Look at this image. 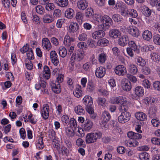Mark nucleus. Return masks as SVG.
Wrapping results in <instances>:
<instances>
[{
	"instance_id": "1",
	"label": "nucleus",
	"mask_w": 160,
	"mask_h": 160,
	"mask_svg": "<svg viewBox=\"0 0 160 160\" xmlns=\"http://www.w3.org/2000/svg\"><path fill=\"white\" fill-rule=\"evenodd\" d=\"M128 137L132 139V140L129 141L127 142V146L130 147H134L138 145V142L134 139H139L142 138V135L138 133H137L131 131L127 133Z\"/></svg>"
},
{
	"instance_id": "2",
	"label": "nucleus",
	"mask_w": 160,
	"mask_h": 160,
	"mask_svg": "<svg viewBox=\"0 0 160 160\" xmlns=\"http://www.w3.org/2000/svg\"><path fill=\"white\" fill-rule=\"evenodd\" d=\"M102 136V133L99 131L88 133L86 136V142L88 144L94 143L97 141L98 139H100Z\"/></svg>"
},
{
	"instance_id": "3",
	"label": "nucleus",
	"mask_w": 160,
	"mask_h": 160,
	"mask_svg": "<svg viewBox=\"0 0 160 160\" xmlns=\"http://www.w3.org/2000/svg\"><path fill=\"white\" fill-rule=\"evenodd\" d=\"M131 116V114L129 112H122L121 114L118 116V121L119 123L124 124L129 121Z\"/></svg>"
},
{
	"instance_id": "4",
	"label": "nucleus",
	"mask_w": 160,
	"mask_h": 160,
	"mask_svg": "<svg viewBox=\"0 0 160 160\" xmlns=\"http://www.w3.org/2000/svg\"><path fill=\"white\" fill-rule=\"evenodd\" d=\"M101 20L103 22V23L101 25L102 27H108L107 28H108L113 23L112 19L107 15H104L103 16L101 19Z\"/></svg>"
},
{
	"instance_id": "5",
	"label": "nucleus",
	"mask_w": 160,
	"mask_h": 160,
	"mask_svg": "<svg viewBox=\"0 0 160 160\" xmlns=\"http://www.w3.org/2000/svg\"><path fill=\"white\" fill-rule=\"evenodd\" d=\"M102 30L96 31L92 34V37L95 39H98L103 37L105 35L104 31L106 30V28L102 27Z\"/></svg>"
},
{
	"instance_id": "6",
	"label": "nucleus",
	"mask_w": 160,
	"mask_h": 160,
	"mask_svg": "<svg viewBox=\"0 0 160 160\" xmlns=\"http://www.w3.org/2000/svg\"><path fill=\"white\" fill-rule=\"evenodd\" d=\"M115 73L119 76H124L126 74V68L123 65H119L114 69Z\"/></svg>"
},
{
	"instance_id": "7",
	"label": "nucleus",
	"mask_w": 160,
	"mask_h": 160,
	"mask_svg": "<svg viewBox=\"0 0 160 160\" xmlns=\"http://www.w3.org/2000/svg\"><path fill=\"white\" fill-rule=\"evenodd\" d=\"M128 32L132 36L137 38L139 35L138 29L136 27H129L128 28Z\"/></svg>"
},
{
	"instance_id": "8",
	"label": "nucleus",
	"mask_w": 160,
	"mask_h": 160,
	"mask_svg": "<svg viewBox=\"0 0 160 160\" xmlns=\"http://www.w3.org/2000/svg\"><path fill=\"white\" fill-rule=\"evenodd\" d=\"M49 108L47 104L43 105L42 109L41 110V114L43 118L45 119H47L49 117Z\"/></svg>"
},
{
	"instance_id": "9",
	"label": "nucleus",
	"mask_w": 160,
	"mask_h": 160,
	"mask_svg": "<svg viewBox=\"0 0 160 160\" xmlns=\"http://www.w3.org/2000/svg\"><path fill=\"white\" fill-rule=\"evenodd\" d=\"M77 6L78 8L80 10H85L88 6V2L86 0H79L77 2Z\"/></svg>"
},
{
	"instance_id": "10",
	"label": "nucleus",
	"mask_w": 160,
	"mask_h": 160,
	"mask_svg": "<svg viewBox=\"0 0 160 160\" xmlns=\"http://www.w3.org/2000/svg\"><path fill=\"white\" fill-rule=\"evenodd\" d=\"M106 73V69L105 68L102 67H100L98 68L95 71V75L98 78H102L103 77Z\"/></svg>"
},
{
	"instance_id": "11",
	"label": "nucleus",
	"mask_w": 160,
	"mask_h": 160,
	"mask_svg": "<svg viewBox=\"0 0 160 160\" xmlns=\"http://www.w3.org/2000/svg\"><path fill=\"white\" fill-rule=\"evenodd\" d=\"M42 46L43 48L48 51L52 48V46L49 40L46 38H44L42 40Z\"/></svg>"
},
{
	"instance_id": "12",
	"label": "nucleus",
	"mask_w": 160,
	"mask_h": 160,
	"mask_svg": "<svg viewBox=\"0 0 160 160\" xmlns=\"http://www.w3.org/2000/svg\"><path fill=\"white\" fill-rule=\"evenodd\" d=\"M50 56L53 63L55 65H58L59 64V61L58 58V55L56 52L54 51H52L50 52Z\"/></svg>"
},
{
	"instance_id": "13",
	"label": "nucleus",
	"mask_w": 160,
	"mask_h": 160,
	"mask_svg": "<svg viewBox=\"0 0 160 160\" xmlns=\"http://www.w3.org/2000/svg\"><path fill=\"white\" fill-rule=\"evenodd\" d=\"M129 38L127 35H123L118 40V43L121 46H124L129 43Z\"/></svg>"
},
{
	"instance_id": "14",
	"label": "nucleus",
	"mask_w": 160,
	"mask_h": 160,
	"mask_svg": "<svg viewBox=\"0 0 160 160\" xmlns=\"http://www.w3.org/2000/svg\"><path fill=\"white\" fill-rule=\"evenodd\" d=\"M93 125L92 121L89 119H86L82 125V127L84 131H88L92 128Z\"/></svg>"
},
{
	"instance_id": "15",
	"label": "nucleus",
	"mask_w": 160,
	"mask_h": 160,
	"mask_svg": "<svg viewBox=\"0 0 160 160\" xmlns=\"http://www.w3.org/2000/svg\"><path fill=\"white\" fill-rule=\"evenodd\" d=\"M52 91L55 93H59L61 92L60 84L58 82H52L50 84Z\"/></svg>"
},
{
	"instance_id": "16",
	"label": "nucleus",
	"mask_w": 160,
	"mask_h": 160,
	"mask_svg": "<svg viewBox=\"0 0 160 160\" xmlns=\"http://www.w3.org/2000/svg\"><path fill=\"white\" fill-rule=\"evenodd\" d=\"M109 35L111 38H117L120 36L121 33L119 30L113 29L109 31Z\"/></svg>"
},
{
	"instance_id": "17",
	"label": "nucleus",
	"mask_w": 160,
	"mask_h": 160,
	"mask_svg": "<svg viewBox=\"0 0 160 160\" xmlns=\"http://www.w3.org/2000/svg\"><path fill=\"white\" fill-rule=\"evenodd\" d=\"M114 102L115 104L120 103L122 105L127 103V100L124 97L120 96L115 97L114 99Z\"/></svg>"
},
{
	"instance_id": "18",
	"label": "nucleus",
	"mask_w": 160,
	"mask_h": 160,
	"mask_svg": "<svg viewBox=\"0 0 160 160\" xmlns=\"http://www.w3.org/2000/svg\"><path fill=\"white\" fill-rule=\"evenodd\" d=\"M83 102L87 106H91L93 103L92 98L89 96H86L83 98Z\"/></svg>"
},
{
	"instance_id": "19",
	"label": "nucleus",
	"mask_w": 160,
	"mask_h": 160,
	"mask_svg": "<svg viewBox=\"0 0 160 160\" xmlns=\"http://www.w3.org/2000/svg\"><path fill=\"white\" fill-rule=\"evenodd\" d=\"M142 36L144 40L148 41L152 38V34L150 31L146 30L143 32Z\"/></svg>"
},
{
	"instance_id": "20",
	"label": "nucleus",
	"mask_w": 160,
	"mask_h": 160,
	"mask_svg": "<svg viewBox=\"0 0 160 160\" xmlns=\"http://www.w3.org/2000/svg\"><path fill=\"white\" fill-rule=\"evenodd\" d=\"M157 108L155 106H153L149 108L148 113L149 117L151 118L155 117L156 115Z\"/></svg>"
},
{
	"instance_id": "21",
	"label": "nucleus",
	"mask_w": 160,
	"mask_h": 160,
	"mask_svg": "<svg viewBox=\"0 0 160 160\" xmlns=\"http://www.w3.org/2000/svg\"><path fill=\"white\" fill-rule=\"evenodd\" d=\"M50 76V70L49 68L45 66L43 68V72L42 77L46 79H49Z\"/></svg>"
},
{
	"instance_id": "22",
	"label": "nucleus",
	"mask_w": 160,
	"mask_h": 160,
	"mask_svg": "<svg viewBox=\"0 0 160 160\" xmlns=\"http://www.w3.org/2000/svg\"><path fill=\"white\" fill-rule=\"evenodd\" d=\"M134 92L136 96L139 97H141L143 95L144 91L142 87L138 86L135 88Z\"/></svg>"
},
{
	"instance_id": "23",
	"label": "nucleus",
	"mask_w": 160,
	"mask_h": 160,
	"mask_svg": "<svg viewBox=\"0 0 160 160\" xmlns=\"http://www.w3.org/2000/svg\"><path fill=\"white\" fill-rule=\"evenodd\" d=\"M135 116L137 119L141 121H144L147 118L146 114L142 112L136 113Z\"/></svg>"
},
{
	"instance_id": "24",
	"label": "nucleus",
	"mask_w": 160,
	"mask_h": 160,
	"mask_svg": "<svg viewBox=\"0 0 160 160\" xmlns=\"http://www.w3.org/2000/svg\"><path fill=\"white\" fill-rule=\"evenodd\" d=\"M74 12L71 8L67 9L65 12V16L68 18H72L73 17Z\"/></svg>"
},
{
	"instance_id": "25",
	"label": "nucleus",
	"mask_w": 160,
	"mask_h": 160,
	"mask_svg": "<svg viewBox=\"0 0 160 160\" xmlns=\"http://www.w3.org/2000/svg\"><path fill=\"white\" fill-rule=\"evenodd\" d=\"M74 41V39L73 38H71L69 36H66L64 38L63 43L65 46H69Z\"/></svg>"
},
{
	"instance_id": "26",
	"label": "nucleus",
	"mask_w": 160,
	"mask_h": 160,
	"mask_svg": "<svg viewBox=\"0 0 160 160\" xmlns=\"http://www.w3.org/2000/svg\"><path fill=\"white\" fill-rule=\"evenodd\" d=\"M77 59L80 61L82 59L84 55V52L82 50H78L74 53Z\"/></svg>"
},
{
	"instance_id": "27",
	"label": "nucleus",
	"mask_w": 160,
	"mask_h": 160,
	"mask_svg": "<svg viewBox=\"0 0 160 160\" xmlns=\"http://www.w3.org/2000/svg\"><path fill=\"white\" fill-rule=\"evenodd\" d=\"M74 96L77 98H79L82 95V92L81 90V87L78 85L76 87L73 92Z\"/></svg>"
},
{
	"instance_id": "28",
	"label": "nucleus",
	"mask_w": 160,
	"mask_h": 160,
	"mask_svg": "<svg viewBox=\"0 0 160 160\" xmlns=\"http://www.w3.org/2000/svg\"><path fill=\"white\" fill-rule=\"evenodd\" d=\"M122 87L124 91H129L132 88L131 83L130 81L124 82L122 84Z\"/></svg>"
},
{
	"instance_id": "29",
	"label": "nucleus",
	"mask_w": 160,
	"mask_h": 160,
	"mask_svg": "<svg viewBox=\"0 0 160 160\" xmlns=\"http://www.w3.org/2000/svg\"><path fill=\"white\" fill-rule=\"evenodd\" d=\"M109 42L106 38H102L98 40L97 42L98 45L101 47H105L108 46Z\"/></svg>"
},
{
	"instance_id": "30",
	"label": "nucleus",
	"mask_w": 160,
	"mask_h": 160,
	"mask_svg": "<svg viewBox=\"0 0 160 160\" xmlns=\"http://www.w3.org/2000/svg\"><path fill=\"white\" fill-rule=\"evenodd\" d=\"M141 10L142 11L145 16L146 17H149L151 14V10L146 6H142Z\"/></svg>"
},
{
	"instance_id": "31",
	"label": "nucleus",
	"mask_w": 160,
	"mask_h": 160,
	"mask_svg": "<svg viewBox=\"0 0 160 160\" xmlns=\"http://www.w3.org/2000/svg\"><path fill=\"white\" fill-rule=\"evenodd\" d=\"M136 61L137 64L142 67H144L146 64L145 60L141 57L138 56L136 58Z\"/></svg>"
},
{
	"instance_id": "32",
	"label": "nucleus",
	"mask_w": 160,
	"mask_h": 160,
	"mask_svg": "<svg viewBox=\"0 0 160 160\" xmlns=\"http://www.w3.org/2000/svg\"><path fill=\"white\" fill-rule=\"evenodd\" d=\"M79 26L76 22H71L69 26V29L71 31L74 32L79 29Z\"/></svg>"
},
{
	"instance_id": "33",
	"label": "nucleus",
	"mask_w": 160,
	"mask_h": 160,
	"mask_svg": "<svg viewBox=\"0 0 160 160\" xmlns=\"http://www.w3.org/2000/svg\"><path fill=\"white\" fill-rule=\"evenodd\" d=\"M138 71L136 66L133 64H131L128 66V71L132 74H136Z\"/></svg>"
},
{
	"instance_id": "34",
	"label": "nucleus",
	"mask_w": 160,
	"mask_h": 160,
	"mask_svg": "<svg viewBox=\"0 0 160 160\" xmlns=\"http://www.w3.org/2000/svg\"><path fill=\"white\" fill-rule=\"evenodd\" d=\"M128 44L129 47H130V48L132 49L133 51H134L137 53H139V50L137 48V47L134 41H130L129 42Z\"/></svg>"
},
{
	"instance_id": "35",
	"label": "nucleus",
	"mask_w": 160,
	"mask_h": 160,
	"mask_svg": "<svg viewBox=\"0 0 160 160\" xmlns=\"http://www.w3.org/2000/svg\"><path fill=\"white\" fill-rule=\"evenodd\" d=\"M58 53L60 57H65L67 54L66 48L63 47H60L58 49Z\"/></svg>"
},
{
	"instance_id": "36",
	"label": "nucleus",
	"mask_w": 160,
	"mask_h": 160,
	"mask_svg": "<svg viewBox=\"0 0 160 160\" xmlns=\"http://www.w3.org/2000/svg\"><path fill=\"white\" fill-rule=\"evenodd\" d=\"M106 60L107 55L105 53H101L99 55L98 60L100 63H104Z\"/></svg>"
},
{
	"instance_id": "37",
	"label": "nucleus",
	"mask_w": 160,
	"mask_h": 160,
	"mask_svg": "<svg viewBox=\"0 0 160 160\" xmlns=\"http://www.w3.org/2000/svg\"><path fill=\"white\" fill-rule=\"evenodd\" d=\"M110 118L111 116L108 112L105 111L102 113L101 116V119L102 120L108 121Z\"/></svg>"
},
{
	"instance_id": "38",
	"label": "nucleus",
	"mask_w": 160,
	"mask_h": 160,
	"mask_svg": "<svg viewBox=\"0 0 160 160\" xmlns=\"http://www.w3.org/2000/svg\"><path fill=\"white\" fill-rule=\"evenodd\" d=\"M149 155L146 152L141 153L139 154V158L141 160H149Z\"/></svg>"
},
{
	"instance_id": "39",
	"label": "nucleus",
	"mask_w": 160,
	"mask_h": 160,
	"mask_svg": "<svg viewBox=\"0 0 160 160\" xmlns=\"http://www.w3.org/2000/svg\"><path fill=\"white\" fill-rule=\"evenodd\" d=\"M43 21L45 23H49L52 22L53 20L49 14H46L43 17Z\"/></svg>"
},
{
	"instance_id": "40",
	"label": "nucleus",
	"mask_w": 160,
	"mask_h": 160,
	"mask_svg": "<svg viewBox=\"0 0 160 160\" xmlns=\"http://www.w3.org/2000/svg\"><path fill=\"white\" fill-rule=\"evenodd\" d=\"M57 4L61 7H65L68 6V0H58L57 2Z\"/></svg>"
},
{
	"instance_id": "41",
	"label": "nucleus",
	"mask_w": 160,
	"mask_h": 160,
	"mask_svg": "<svg viewBox=\"0 0 160 160\" xmlns=\"http://www.w3.org/2000/svg\"><path fill=\"white\" fill-rule=\"evenodd\" d=\"M120 13L124 17H126L128 15V11L129 9H128L126 7V6L125 4H124L122 8L120 9Z\"/></svg>"
},
{
	"instance_id": "42",
	"label": "nucleus",
	"mask_w": 160,
	"mask_h": 160,
	"mask_svg": "<svg viewBox=\"0 0 160 160\" xmlns=\"http://www.w3.org/2000/svg\"><path fill=\"white\" fill-rule=\"evenodd\" d=\"M75 112L78 114L82 115L85 113L84 109L81 106H78L75 108Z\"/></svg>"
},
{
	"instance_id": "43",
	"label": "nucleus",
	"mask_w": 160,
	"mask_h": 160,
	"mask_svg": "<svg viewBox=\"0 0 160 160\" xmlns=\"http://www.w3.org/2000/svg\"><path fill=\"white\" fill-rule=\"evenodd\" d=\"M65 132L67 137L68 138L72 137L74 136L75 134L74 131L72 129L66 128Z\"/></svg>"
},
{
	"instance_id": "44",
	"label": "nucleus",
	"mask_w": 160,
	"mask_h": 160,
	"mask_svg": "<svg viewBox=\"0 0 160 160\" xmlns=\"http://www.w3.org/2000/svg\"><path fill=\"white\" fill-rule=\"evenodd\" d=\"M95 87L94 84L92 81H89L87 85V91L89 92H93L95 89Z\"/></svg>"
},
{
	"instance_id": "45",
	"label": "nucleus",
	"mask_w": 160,
	"mask_h": 160,
	"mask_svg": "<svg viewBox=\"0 0 160 160\" xmlns=\"http://www.w3.org/2000/svg\"><path fill=\"white\" fill-rule=\"evenodd\" d=\"M151 59L154 62L158 61L160 60V56L156 52H152L151 53Z\"/></svg>"
},
{
	"instance_id": "46",
	"label": "nucleus",
	"mask_w": 160,
	"mask_h": 160,
	"mask_svg": "<svg viewBox=\"0 0 160 160\" xmlns=\"http://www.w3.org/2000/svg\"><path fill=\"white\" fill-rule=\"evenodd\" d=\"M83 16V14L80 12H78L76 13V18L77 20L80 24H81L82 22Z\"/></svg>"
},
{
	"instance_id": "47",
	"label": "nucleus",
	"mask_w": 160,
	"mask_h": 160,
	"mask_svg": "<svg viewBox=\"0 0 160 160\" xmlns=\"http://www.w3.org/2000/svg\"><path fill=\"white\" fill-rule=\"evenodd\" d=\"M128 15H129L130 17L132 18H136L138 16L137 11L136 10L133 9H129L128 11Z\"/></svg>"
},
{
	"instance_id": "48",
	"label": "nucleus",
	"mask_w": 160,
	"mask_h": 160,
	"mask_svg": "<svg viewBox=\"0 0 160 160\" xmlns=\"http://www.w3.org/2000/svg\"><path fill=\"white\" fill-rule=\"evenodd\" d=\"M155 102V100L154 98L151 97H146L144 99L145 103L147 105L149 104L153 103Z\"/></svg>"
},
{
	"instance_id": "49",
	"label": "nucleus",
	"mask_w": 160,
	"mask_h": 160,
	"mask_svg": "<svg viewBox=\"0 0 160 160\" xmlns=\"http://www.w3.org/2000/svg\"><path fill=\"white\" fill-rule=\"evenodd\" d=\"M112 18L116 22H121L122 20V17L118 14H114L112 15Z\"/></svg>"
},
{
	"instance_id": "50",
	"label": "nucleus",
	"mask_w": 160,
	"mask_h": 160,
	"mask_svg": "<svg viewBox=\"0 0 160 160\" xmlns=\"http://www.w3.org/2000/svg\"><path fill=\"white\" fill-rule=\"evenodd\" d=\"M97 102L98 104L104 107L105 105L106 99L103 98L99 97L97 99Z\"/></svg>"
},
{
	"instance_id": "51",
	"label": "nucleus",
	"mask_w": 160,
	"mask_h": 160,
	"mask_svg": "<svg viewBox=\"0 0 160 160\" xmlns=\"http://www.w3.org/2000/svg\"><path fill=\"white\" fill-rule=\"evenodd\" d=\"M35 9L37 13L41 15L43 14L45 10L42 6L38 5L36 7Z\"/></svg>"
},
{
	"instance_id": "52",
	"label": "nucleus",
	"mask_w": 160,
	"mask_h": 160,
	"mask_svg": "<svg viewBox=\"0 0 160 160\" xmlns=\"http://www.w3.org/2000/svg\"><path fill=\"white\" fill-rule=\"evenodd\" d=\"M27 55L28 57L27 60L33 59L34 58V56L33 52V51L31 48H30L29 50L27 52Z\"/></svg>"
},
{
	"instance_id": "53",
	"label": "nucleus",
	"mask_w": 160,
	"mask_h": 160,
	"mask_svg": "<svg viewBox=\"0 0 160 160\" xmlns=\"http://www.w3.org/2000/svg\"><path fill=\"white\" fill-rule=\"evenodd\" d=\"M153 41L154 43L157 45H160V35L156 34L154 35L153 38Z\"/></svg>"
},
{
	"instance_id": "54",
	"label": "nucleus",
	"mask_w": 160,
	"mask_h": 160,
	"mask_svg": "<svg viewBox=\"0 0 160 160\" xmlns=\"http://www.w3.org/2000/svg\"><path fill=\"white\" fill-rule=\"evenodd\" d=\"M55 8L54 5L53 3L49 2L46 5L45 8L46 10L49 11L53 10Z\"/></svg>"
},
{
	"instance_id": "55",
	"label": "nucleus",
	"mask_w": 160,
	"mask_h": 160,
	"mask_svg": "<svg viewBox=\"0 0 160 160\" xmlns=\"http://www.w3.org/2000/svg\"><path fill=\"white\" fill-rule=\"evenodd\" d=\"M128 107L127 105V103L122 105L118 108L119 111L121 112H127V111L128 110Z\"/></svg>"
},
{
	"instance_id": "56",
	"label": "nucleus",
	"mask_w": 160,
	"mask_h": 160,
	"mask_svg": "<svg viewBox=\"0 0 160 160\" xmlns=\"http://www.w3.org/2000/svg\"><path fill=\"white\" fill-rule=\"evenodd\" d=\"M69 122L70 126L71 128L75 129L77 127L76 121L74 118H71Z\"/></svg>"
},
{
	"instance_id": "57",
	"label": "nucleus",
	"mask_w": 160,
	"mask_h": 160,
	"mask_svg": "<svg viewBox=\"0 0 160 160\" xmlns=\"http://www.w3.org/2000/svg\"><path fill=\"white\" fill-rule=\"evenodd\" d=\"M127 78L129 80L133 83H136L137 82V79L135 76L128 74L127 75Z\"/></svg>"
},
{
	"instance_id": "58",
	"label": "nucleus",
	"mask_w": 160,
	"mask_h": 160,
	"mask_svg": "<svg viewBox=\"0 0 160 160\" xmlns=\"http://www.w3.org/2000/svg\"><path fill=\"white\" fill-rule=\"evenodd\" d=\"M25 64L27 68L29 70H31L33 67L32 64L29 60H26Z\"/></svg>"
},
{
	"instance_id": "59",
	"label": "nucleus",
	"mask_w": 160,
	"mask_h": 160,
	"mask_svg": "<svg viewBox=\"0 0 160 160\" xmlns=\"http://www.w3.org/2000/svg\"><path fill=\"white\" fill-rule=\"evenodd\" d=\"M62 12L61 10L59 9H55L53 12V16L54 17L59 18L61 17Z\"/></svg>"
},
{
	"instance_id": "60",
	"label": "nucleus",
	"mask_w": 160,
	"mask_h": 160,
	"mask_svg": "<svg viewBox=\"0 0 160 160\" xmlns=\"http://www.w3.org/2000/svg\"><path fill=\"white\" fill-rule=\"evenodd\" d=\"M27 44H26L24 46H23L22 48H21L20 51L23 54L28 51L29 50V46Z\"/></svg>"
},
{
	"instance_id": "61",
	"label": "nucleus",
	"mask_w": 160,
	"mask_h": 160,
	"mask_svg": "<svg viewBox=\"0 0 160 160\" xmlns=\"http://www.w3.org/2000/svg\"><path fill=\"white\" fill-rule=\"evenodd\" d=\"M93 11L91 8H87L86 11L85 16L87 18H89L93 14Z\"/></svg>"
},
{
	"instance_id": "62",
	"label": "nucleus",
	"mask_w": 160,
	"mask_h": 160,
	"mask_svg": "<svg viewBox=\"0 0 160 160\" xmlns=\"http://www.w3.org/2000/svg\"><path fill=\"white\" fill-rule=\"evenodd\" d=\"M49 138L52 139L54 140L55 138L56 133L52 129L50 130L48 132Z\"/></svg>"
},
{
	"instance_id": "63",
	"label": "nucleus",
	"mask_w": 160,
	"mask_h": 160,
	"mask_svg": "<svg viewBox=\"0 0 160 160\" xmlns=\"http://www.w3.org/2000/svg\"><path fill=\"white\" fill-rule=\"evenodd\" d=\"M153 87L154 89L158 91H160V82L156 81L153 83Z\"/></svg>"
},
{
	"instance_id": "64",
	"label": "nucleus",
	"mask_w": 160,
	"mask_h": 160,
	"mask_svg": "<svg viewBox=\"0 0 160 160\" xmlns=\"http://www.w3.org/2000/svg\"><path fill=\"white\" fill-rule=\"evenodd\" d=\"M151 141L152 143L153 144L160 145V139L153 138H152Z\"/></svg>"
}]
</instances>
